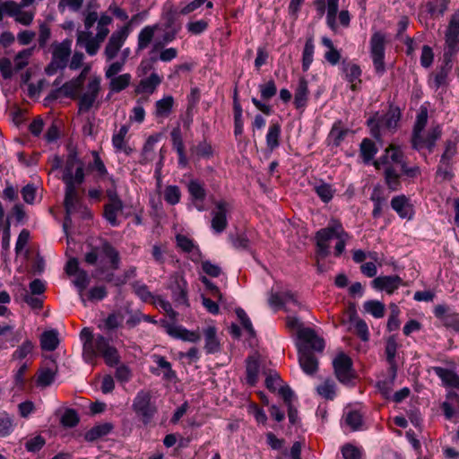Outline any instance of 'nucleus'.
I'll use <instances>...</instances> for the list:
<instances>
[{
	"mask_svg": "<svg viewBox=\"0 0 459 459\" xmlns=\"http://www.w3.org/2000/svg\"><path fill=\"white\" fill-rule=\"evenodd\" d=\"M246 372L247 383L254 386L257 382L259 373V361L257 358L250 356L247 359Z\"/></svg>",
	"mask_w": 459,
	"mask_h": 459,
	"instance_id": "obj_33",
	"label": "nucleus"
},
{
	"mask_svg": "<svg viewBox=\"0 0 459 459\" xmlns=\"http://www.w3.org/2000/svg\"><path fill=\"white\" fill-rule=\"evenodd\" d=\"M40 347L43 351H53L57 347V332L56 330L45 331L39 337Z\"/></svg>",
	"mask_w": 459,
	"mask_h": 459,
	"instance_id": "obj_30",
	"label": "nucleus"
},
{
	"mask_svg": "<svg viewBox=\"0 0 459 459\" xmlns=\"http://www.w3.org/2000/svg\"><path fill=\"white\" fill-rule=\"evenodd\" d=\"M338 1L327 0V24L333 30L336 28L335 19L338 12Z\"/></svg>",
	"mask_w": 459,
	"mask_h": 459,
	"instance_id": "obj_56",
	"label": "nucleus"
},
{
	"mask_svg": "<svg viewBox=\"0 0 459 459\" xmlns=\"http://www.w3.org/2000/svg\"><path fill=\"white\" fill-rule=\"evenodd\" d=\"M215 210L212 212V229L216 233H221L228 226L227 212L230 204L226 201H219L215 204Z\"/></svg>",
	"mask_w": 459,
	"mask_h": 459,
	"instance_id": "obj_14",
	"label": "nucleus"
},
{
	"mask_svg": "<svg viewBox=\"0 0 459 459\" xmlns=\"http://www.w3.org/2000/svg\"><path fill=\"white\" fill-rule=\"evenodd\" d=\"M370 200L374 204L372 216L375 219L379 218L382 215L383 206L385 204V198L382 196L380 190L376 187L371 194Z\"/></svg>",
	"mask_w": 459,
	"mask_h": 459,
	"instance_id": "obj_47",
	"label": "nucleus"
},
{
	"mask_svg": "<svg viewBox=\"0 0 459 459\" xmlns=\"http://www.w3.org/2000/svg\"><path fill=\"white\" fill-rule=\"evenodd\" d=\"M160 82V77L157 74L152 73L148 78L140 81L135 92L138 94L142 92L152 93Z\"/></svg>",
	"mask_w": 459,
	"mask_h": 459,
	"instance_id": "obj_32",
	"label": "nucleus"
},
{
	"mask_svg": "<svg viewBox=\"0 0 459 459\" xmlns=\"http://www.w3.org/2000/svg\"><path fill=\"white\" fill-rule=\"evenodd\" d=\"M180 189L178 186H168L164 191V200L171 204L175 205L180 201Z\"/></svg>",
	"mask_w": 459,
	"mask_h": 459,
	"instance_id": "obj_54",
	"label": "nucleus"
},
{
	"mask_svg": "<svg viewBox=\"0 0 459 459\" xmlns=\"http://www.w3.org/2000/svg\"><path fill=\"white\" fill-rule=\"evenodd\" d=\"M79 416L75 410L67 409L61 417L60 422L67 428L75 427L79 423Z\"/></svg>",
	"mask_w": 459,
	"mask_h": 459,
	"instance_id": "obj_55",
	"label": "nucleus"
},
{
	"mask_svg": "<svg viewBox=\"0 0 459 459\" xmlns=\"http://www.w3.org/2000/svg\"><path fill=\"white\" fill-rule=\"evenodd\" d=\"M135 294L143 301L148 302L153 300L155 296L152 294L149 290L148 287L145 284H139L138 282H134L133 284Z\"/></svg>",
	"mask_w": 459,
	"mask_h": 459,
	"instance_id": "obj_64",
	"label": "nucleus"
},
{
	"mask_svg": "<svg viewBox=\"0 0 459 459\" xmlns=\"http://www.w3.org/2000/svg\"><path fill=\"white\" fill-rule=\"evenodd\" d=\"M56 371V358L54 355H44L43 366L39 371L37 385L46 387L51 385L55 379Z\"/></svg>",
	"mask_w": 459,
	"mask_h": 459,
	"instance_id": "obj_11",
	"label": "nucleus"
},
{
	"mask_svg": "<svg viewBox=\"0 0 459 459\" xmlns=\"http://www.w3.org/2000/svg\"><path fill=\"white\" fill-rule=\"evenodd\" d=\"M385 182L392 191H397L401 187V174L394 166H387L384 170Z\"/></svg>",
	"mask_w": 459,
	"mask_h": 459,
	"instance_id": "obj_29",
	"label": "nucleus"
},
{
	"mask_svg": "<svg viewBox=\"0 0 459 459\" xmlns=\"http://www.w3.org/2000/svg\"><path fill=\"white\" fill-rule=\"evenodd\" d=\"M129 131V126L123 125L117 134L112 136V144L117 152H123L126 155H130L133 152V148L127 145L125 138Z\"/></svg>",
	"mask_w": 459,
	"mask_h": 459,
	"instance_id": "obj_24",
	"label": "nucleus"
},
{
	"mask_svg": "<svg viewBox=\"0 0 459 459\" xmlns=\"http://www.w3.org/2000/svg\"><path fill=\"white\" fill-rule=\"evenodd\" d=\"M397 347L398 344L395 336L392 335L388 337L385 343V352L386 355V360L390 365V369H397V365L395 362Z\"/></svg>",
	"mask_w": 459,
	"mask_h": 459,
	"instance_id": "obj_41",
	"label": "nucleus"
},
{
	"mask_svg": "<svg viewBox=\"0 0 459 459\" xmlns=\"http://www.w3.org/2000/svg\"><path fill=\"white\" fill-rule=\"evenodd\" d=\"M428 122V109L421 108L417 115L416 121L412 129L411 143L412 149H419L420 147V134L424 130Z\"/></svg>",
	"mask_w": 459,
	"mask_h": 459,
	"instance_id": "obj_20",
	"label": "nucleus"
},
{
	"mask_svg": "<svg viewBox=\"0 0 459 459\" xmlns=\"http://www.w3.org/2000/svg\"><path fill=\"white\" fill-rule=\"evenodd\" d=\"M459 142V136H455L454 139H447L445 143V151L441 155L440 163L446 164V167L449 166V163L453 157L457 152V143Z\"/></svg>",
	"mask_w": 459,
	"mask_h": 459,
	"instance_id": "obj_35",
	"label": "nucleus"
},
{
	"mask_svg": "<svg viewBox=\"0 0 459 459\" xmlns=\"http://www.w3.org/2000/svg\"><path fill=\"white\" fill-rule=\"evenodd\" d=\"M343 228L340 221H334L328 227L319 230L316 233V240L317 247V255L322 258L328 256L330 254L328 242L337 238L338 234L342 231Z\"/></svg>",
	"mask_w": 459,
	"mask_h": 459,
	"instance_id": "obj_5",
	"label": "nucleus"
},
{
	"mask_svg": "<svg viewBox=\"0 0 459 459\" xmlns=\"http://www.w3.org/2000/svg\"><path fill=\"white\" fill-rule=\"evenodd\" d=\"M345 422L352 431L359 430L363 423L362 415L358 411H351L346 414Z\"/></svg>",
	"mask_w": 459,
	"mask_h": 459,
	"instance_id": "obj_52",
	"label": "nucleus"
},
{
	"mask_svg": "<svg viewBox=\"0 0 459 459\" xmlns=\"http://www.w3.org/2000/svg\"><path fill=\"white\" fill-rule=\"evenodd\" d=\"M391 207L403 219H411L412 215V206L409 203V199L402 195L393 197L391 200Z\"/></svg>",
	"mask_w": 459,
	"mask_h": 459,
	"instance_id": "obj_21",
	"label": "nucleus"
},
{
	"mask_svg": "<svg viewBox=\"0 0 459 459\" xmlns=\"http://www.w3.org/2000/svg\"><path fill=\"white\" fill-rule=\"evenodd\" d=\"M315 191L325 203H328L333 199V190L332 189L331 185L327 183L323 182L322 184L316 186Z\"/></svg>",
	"mask_w": 459,
	"mask_h": 459,
	"instance_id": "obj_58",
	"label": "nucleus"
},
{
	"mask_svg": "<svg viewBox=\"0 0 459 459\" xmlns=\"http://www.w3.org/2000/svg\"><path fill=\"white\" fill-rule=\"evenodd\" d=\"M152 303L158 305L160 308H162L172 320L177 318L178 313L172 308L171 304L165 300L162 297L155 296V299L152 300Z\"/></svg>",
	"mask_w": 459,
	"mask_h": 459,
	"instance_id": "obj_62",
	"label": "nucleus"
},
{
	"mask_svg": "<svg viewBox=\"0 0 459 459\" xmlns=\"http://www.w3.org/2000/svg\"><path fill=\"white\" fill-rule=\"evenodd\" d=\"M89 71L90 67H84L75 79L71 80L69 82L65 83L61 88H59V91H63L65 96H69L73 99L77 98Z\"/></svg>",
	"mask_w": 459,
	"mask_h": 459,
	"instance_id": "obj_19",
	"label": "nucleus"
},
{
	"mask_svg": "<svg viewBox=\"0 0 459 459\" xmlns=\"http://www.w3.org/2000/svg\"><path fill=\"white\" fill-rule=\"evenodd\" d=\"M13 430V420L5 411L0 412V437H7Z\"/></svg>",
	"mask_w": 459,
	"mask_h": 459,
	"instance_id": "obj_50",
	"label": "nucleus"
},
{
	"mask_svg": "<svg viewBox=\"0 0 459 459\" xmlns=\"http://www.w3.org/2000/svg\"><path fill=\"white\" fill-rule=\"evenodd\" d=\"M159 141V135H150L142 150V160L141 163H148L154 160L155 152H154V144Z\"/></svg>",
	"mask_w": 459,
	"mask_h": 459,
	"instance_id": "obj_37",
	"label": "nucleus"
},
{
	"mask_svg": "<svg viewBox=\"0 0 459 459\" xmlns=\"http://www.w3.org/2000/svg\"><path fill=\"white\" fill-rule=\"evenodd\" d=\"M187 189L194 200L203 202L206 196V191L202 183L198 180H190L187 185Z\"/></svg>",
	"mask_w": 459,
	"mask_h": 459,
	"instance_id": "obj_48",
	"label": "nucleus"
},
{
	"mask_svg": "<svg viewBox=\"0 0 459 459\" xmlns=\"http://www.w3.org/2000/svg\"><path fill=\"white\" fill-rule=\"evenodd\" d=\"M390 154V161L400 165L401 170L403 175L408 178H414L420 174V169L418 166L408 167L407 163L404 160L403 152L400 150L399 147L394 146L393 144L388 147Z\"/></svg>",
	"mask_w": 459,
	"mask_h": 459,
	"instance_id": "obj_15",
	"label": "nucleus"
},
{
	"mask_svg": "<svg viewBox=\"0 0 459 459\" xmlns=\"http://www.w3.org/2000/svg\"><path fill=\"white\" fill-rule=\"evenodd\" d=\"M112 429L113 425L111 423L106 422L100 424L88 430L85 433L84 437L87 441L92 442L108 435L112 430Z\"/></svg>",
	"mask_w": 459,
	"mask_h": 459,
	"instance_id": "obj_34",
	"label": "nucleus"
},
{
	"mask_svg": "<svg viewBox=\"0 0 459 459\" xmlns=\"http://www.w3.org/2000/svg\"><path fill=\"white\" fill-rule=\"evenodd\" d=\"M390 377L387 379L378 381L377 387L385 398H389L393 391L394 379L396 377L397 369H390Z\"/></svg>",
	"mask_w": 459,
	"mask_h": 459,
	"instance_id": "obj_45",
	"label": "nucleus"
},
{
	"mask_svg": "<svg viewBox=\"0 0 459 459\" xmlns=\"http://www.w3.org/2000/svg\"><path fill=\"white\" fill-rule=\"evenodd\" d=\"M309 94L308 82L305 77L299 80L298 87L294 94V106L296 108H304L307 106V97Z\"/></svg>",
	"mask_w": 459,
	"mask_h": 459,
	"instance_id": "obj_23",
	"label": "nucleus"
},
{
	"mask_svg": "<svg viewBox=\"0 0 459 459\" xmlns=\"http://www.w3.org/2000/svg\"><path fill=\"white\" fill-rule=\"evenodd\" d=\"M434 315L446 328H452L459 333V315L451 312L449 307L444 304L437 305L434 308Z\"/></svg>",
	"mask_w": 459,
	"mask_h": 459,
	"instance_id": "obj_16",
	"label": "nucleus"
},
{
	"mask_svg": "<svg viewBox=\"0 0 459 459\" xmlns=\"http://www.w3.org/2000/svg\"><path fill=\"white\" fill-rule=\"evenodd\" d=\"M401 118V110L397 107H390L387 113L380 119L382 126L387 129H394Z\"/></svg>",
	"mask_w": 459,
	"mask_h": 459,
	"instance_id": "obj_36",
	"label": "nucleus"
},
{
	"mask_svg": "<svg viewBox=\"0 0 459 459\" xmlns=\"http://www.w3.org/2000/svg\"><path fill=\"white\" fill-rule=\"evenodd\" d=\"M433 370L444 385L459 390V376L455 372L442 367H434Z\"/></svg>",
	"mask_w": 459,
	"mask_h": 459,
	"instance_id": "obj_26",
	"label": "nucleus"
},
{
	"mask_svg": "<svg viewBox=\"0 0 459 459\" xmlns=\"http://www.w3.org/2000/svg\"><path fill=\"white\" fill-rule=\"evenodd\" d=\"M441 135V126L439 125H437L428 132L426 137H423L422 134H420V147L415 150L420 152L423 148H426L429 153L433 152L434 148L436 146V143L437 140L440 139Z\"/></svg>",
	"mask_w": 459,
	"mask_h": 459,
	"instance_id": "obj_22",
	"label": "nucleus"
},
{
	"mask_svg": "<svg viewBox=\"0 0 459 459\" xmlns=\"http://www.w3.org/2000/svg\"><path fill=\"white\" fill-rule=\"evenodd\" d=\"M101 254L110 260L111 268L117 270L119 268L120 256L117 249L108 241H104L101 246Z\"/></svg>",
	"mask_w": 459,
	"mask_h": 459,
	"instance_id": "obj_42",
	"label": "nucleus"
},
{
	"mask_svg": "<svg viewBox=\"0 0 459 459\" xmlns=\"http://www.w3.org/2000/svg\"><path fill=\"white\" fill-rule=\"evenodd\" d=\"M132 409L144 425H148L158 411L155 403L152 401L151 392L146 390L137 393L133 401Z\"/></svg>",
	"mask_w": 459,
	"mask_h": 459,
	"instance_id": "obj_3",
	"label": "nucleus"
},
{
	"mask_svg": "<svg viewBox=\"0 0 459 459\" xmlns=\"http://www.w3.org/2000/svg\"><path fill=\"white\" fill-rule=\"evenodd\" d=\"M44 445L45 439L40 435L30 437L24 444L26 450L32 453L39 451Z\"/></svg>",
	"mask_w": 459,
	"mask_h": 459,
	"instance_id": "obj_63",
	"label": "nucleus"
},
{
	"mask_svg": "<svg viewBox=\"0 0 459 459\" xmlns=\"http://www.w3.org/2000/svg\"><path fill=\"white\" fill-rule=\"evenodd\" d=\"M235 312H236L238 318L240 320L243 327L248 332L250 337H255V331L252 325V323H251L249 317L247 316V313L245 312V310L241 307H238V308H236Z\"/></svg>",
	"mask_w": 459,
	"mask_h": 459,
	"instance_id": "obj_59",
	"label": "nucleus"
},
{
	"mask_svg": "<svg viewBox=\"0 0 459 459\" xmlns=\"http://www.w3.org/2000/svg\"><path fill=\"white\" fill-rule=\"evenodd\" d=\"M403 282L399 275L379 276L372 281L373 288L392 294Z\"/></svg>",
	"mask_w": 459,
	"mask_h": 459,
	"instance_id": "obj_18",
	"label": "nucleus"
},
{
	"mask_svg": "<svg viewBox=\"0 0 459 459\" xmlns=\"http://www.w3.org/2000/svg\"><path fill=\"white\" fill-rule=\"evenodd\" d=\"M174 99L172 96H166L156 102L155 115L156 117H168L172 110Z\"/></svg>",
	"mask_w": 459,
	"mask_h": 459,
	"instance_id": "obj_43",
	"label": "nucleus"
},
{
	"mask_svg": "<svg viewBox=\"0 0 459 459\" xmlns=\"http://www.w3.org/2000/svg\"><path fill=\"white\" fill-rule=\"evenodd\" d=\"M364 310L376 318H381L385 316V305L378 300H368L363 305Z\"/></svg>",
	"mask_w": 459,
	"mask_h": 459,
	"instance_id": "obj_49",
	"label": "nucleus"
},
{
	"mask_svg": "<svg viewBox=\"0 0 459 459\" xmlns=\"http://www.w3.org/2000/svg\"><path fill=\"white\" fill-rule=\"evenodd\" d=\"M385 42V35L381 31L374 32L369 42L370 56L373 61L375 71L378 74H383L385 72V65L384 61Z\"/></svg>",
	"mask_w": 459,
	"mask_h": 459,
	"instance_id": "obj_4",
	"label": "nucleus"
},
{
	"mask_svg": "<svg viewBox=\"0 0 459 459\" xmlns=\"http://www.w3.org/2000/svg\"><path fill=\"white\" fill-rule=\"evenodd\" d=\"M129 34V25L123 26L119 30L114 31L105 48V55L108 60L115 58L125 43Z\"/></svg>",
	"mask_w": 459,
	"mask_h": 459,
	"instance_id": "obj_10",
	"label": "nucleus"
},
{
	"mask_svg": "<svg viewBox=\"0 0 459 459\" xmlns=\"http://www.w3.org/2000/svg\"><path fill=\"white\" fill-rule=\"evenodd\" d=\"M259 91L263 100H269L277 93V86L273 80L259 85Z\"/></svg>",
	"mask_w": 459,
	"mask_h": 459,
	"instance_id": "obj_53",
	"label": "nucleus"
},
{
	"mask_svg": "<svg viewBox=\"0 0 459 459\" xmlns=\"http://www.w3.org/2000/svg\"><path fill=\"white\" fill-rule=\"evenodd\" d=\"M281 126L278 123L272 124L266 134L267 147L273 151L280 145Z\"/></svg>",
	"mask_w": 459,
	"mask_h": 459,
	"instance_id": "obj_44",
	"label": "nucleus"
},
{
	"mask_svg": "<svg viewBox=\"0 0 459 459\" xmlns=\"http://www.w3.org/2000/svg\"><path fill=\"white\" fill-rule=\"evenodd\" d=\"M80 337L83 342L82 357L88 363H93L96 359L97 336L94 337L92 331L85 327L81 331Z\"/></svg>",
	"mask_w": 459,
	"mask_h": 459,
	"instance_id": "obj_17",
	"label": "nucleus"
},
{
	"mask_svg": "<svg viewBox=\"0 0 459 459\" xmlns=\"http://www.w3.org/2000/svg\"><path fill=\"white\" fill-rule=\"evenodd\" d=\"M68 155L63 169L62 180L65 185V191L77 189L84 182V163L78 158L76 148L68 143Z\"/></svg>",
	"mask_w": 459,
	"mask_h": 459,
	"instance_id": "obj_1",
	"label": "nucleus"
},
{
	"mask_svg": "<svg viewBox=\"0 0 459 459\" xmlns=\"http://www.w3.org/2000/svg\"><path fill=\"white\" fill-rule=\"evenodd\" d=\"M157 25L145 26L138 35L137 51L145 49L152 41Z\"/></svg>",
	"mask_w": 459,
	"mask_h": 459,
	"instance_id": "obj_38",
	"label": "nucleus"
},
{
	"mask_svg": "<svg viewBox=\"0 0 459 459\" xmlns=\"http://www.w3.org/2000/svg\"><path fill=\"white\" fill-rule=\"evenodd\" d=\"M217 331L214 326H208L204 331L205 345L204 349L207 353H214L220 350V342L216 336Z\"/></svg>",
	"mask_w": 459,
	"mask_h": 459,
	"instance_id": "obj_31",
	"label": "nucleus"
},
{
	"mask_svg": "<svg viewBox=\"0 0 459 459\" xmlns=\"http://www.w3.org/2000/svg\"><path fill=\"white\" fill-rule=\"evenodd\" d=\"M123 208V202L108 203L104 205L103 216L111 226L117 227L119 225L117 216V212H121Z\"/></svg>",
	"mask_w": 459,
	"mask_h": 459,
	"instance_id": "obj_27",
	"label": "nucleus"
},
{
	"mask_svg": "<svg viewBox=\"0 0 459 459\" xmlns=\"http://www.w3.org/2000/svg\"><path fill=\"white\" fill-rule=\"evenodd\" d=\"M109 89L113 92H120L130 84L131 75L130 74H124L118 76L110 78Z\"/></svg>",
	"mask_w": 459,
	"mask_h": 459,
	"instance_id": "obj_46",
	"label": "nucleus"
},
{
	"mask_svg": "<svg viewBox=\"0 0 459 459\" xmlns=\"http://www.w3.org/2000/svg\"><path fill=\"white\" fill-rule=\"evenodd\" d=\"M169 289L171 291V297L176 306H190L187 294V282L179 275H175L171 278L169 284Z\"/></svg>",
	"mask_w": 459,
	"mask_h": 459,
	"instance_id": "obj_8",
	"label": "nucleus"
},
{
	"mask_svg": "<svg viewBox=\"0 0 459 459\" xmlns=\"http://www.w3.org/2000/svg\"><path fill=\"white\" fill-rule=\"evenodd\" d=\"M100 90V79L95 77L87 85V91L77 97L79 98V112H87L93 106Z\"/></svg>",
	"mask_w": 459,
	"mask_h": 459,
	"instance_id": "obj_9",
	"label": "nucleus"
},
{
	"mask_svg": "<svg viewBox=\"0 0 459 459\" xmlns=\"http://www.w3.org/2000/svg\"><path fill=\"white\" fill-rule=\"evenodd\" d=\"M101 356L108 366L113 367L120 361V356L116 347L103 335H97L96 358Z\"/></svg>",
	"mask_w": 459,
	"mask_h": 459,
	"instance_id": "obj_7",
	"label": "nucleus"
},
{
	"mask_svg": "<svg viewBox=\"0 0 459 459\" xmlns=\"http://www.w3.org/2000/svg\"><path fill=\"white\" fill-rule=\"evenodd\" d=\"M93 162L89 164V169L96 170L100 178L105 177L108 174V170L104 162L102 161L99 153L95 151L92 152Z\"/></svg>",
	"mask_w": 459,
	"mask_h": 459,
	"instance_id": "obj_60",
	"label": "nucleus"
},
{
	"mask_svg": "<svg viewBox=\"0 0 459 459\" xmlns=\"http://www.w3.org/2000/svg\"><path fill=\"white\" fill-rule=\"evenodd\" d=\"M452 69V63H447L446 60L443 59V65L437 71L434 78V83L436 88H439L446 84L447 75Z\"/></svg>",
	"mask_w": 459,
	"mask_h": 459,
	"instance_id": "obj_51",
	"label": "nucleus"
},
{
	"mask_svg": "<svg viewBox=\"0 0 459 459\" xmlns=\"http://www.w3.org/2000/svg\"><path fill=\"white\" fill-rule=\"evenodd\" d=\"M298 338L301 341L299 344L306 345L308 350L322 352L325 349V341L319 337L316 331L310 327L298 331Z\"/></svg>",
	"mask_w": 459,
	"mask_h": 459,
	"instance_id": "obj_12",
	"label": "nucleus"
},
{
	"mask_svg": "<svg viewBox=\"0 0 459 459\" xmlns=\"http://www.w3.org/2000/svg\"><path fill=\"white\" fill-rule=\"evenodd\" d=\"M316 390L322 397L327 400H333L335 396L334 384L332 380H325L324 384L317 386Z\"/></svg>",
	"mask_w": 459,
	"mask_h": 459,
	"instance_id": "obj_57",
	"label": "nucleus"
},
{
	"mask_svg": "<svg viewBox=\"0 0 459 459\" xmlns=\"http://www.w3.org/2000/svg\"><path fill=\"white\" fill-rule=\"evenodd\" d=\"M315 51L314 39L310 36L307 39L302 54V70L307 72L313 62Z\"/></svg>",
	"mask_w": 459,
	"mask_h": 459,
	"instance_id": "obj_40",
	"label": "nucleus"
},
{
	"mask_svg": "<svg viewBox=\"0 0 459 459\" xmlns=\"http://www.w3.org/2000/svg\"><path fill=\"white\" fill-rule=\"evenodd\" d=\"M126 313L129 316L126 324L130 329L135 327L143 321V314L139 309L133 310L127 307H126Z\"/></svg>",
	"mask_w": 459,
	"mask_h": 459,
	"instance_id": "obj_61",
	"label": "nucleus"
},
{
	"mask_svg": "<svg viewBox=\"0 0 459 459\" xmlns=\"http://www.w3.org/2000/svg\"><path fill=\"white\" fill-rule=\"evenodd\" d=\"M336 378L342 384H348L354 378L353 363L351 359L343 352H340L333 361Z\"/></svg>",
	"mask_w": 459,
	"mask_h": 459,
	"instance_id": "obj_6",
	"label": "nucleus"
},
{
	"mask_svg": "<svg viewBox=\"0 0 459 459\" xmlns=\"http://www.w3.org/2000/svg\"><path fill=\"white\" fill-rule=\"evenodd\" d=\"M445 43L443 59L452 63V57L459 51V35L446 32Z\"/></svg>",
	"mask_w": 459,
	"mask_h": 459,
	"instance_id": "obj_25",
	"label": "nucleus"
},
{
	"mask_svg": "<svg viewBox=\"0 0 459 459\" xmlns=\"http://www.w3.org/2000/svg\"><path fill=\"white\" fill-rule=\"evenodd\" d=\"M299 362L307 375L315 374L318 369V360L313 352L304 344H297Z\"/></svg>",
	"mask_w": 459,
	"mask_h": 459,
	"instance_id": "obj_13",
	"label": "nucleus"
},
{
	"mask_svg": "<svg viewBox=\"0 0 459 459\" xmlns=\"http://www.w3.org/2000/svg\"><path fill=\"white\" fill-rule=\"evenodd\" d=\"M64 207L65 215L63 222V229L67 233V229L72 225V216L78 215L82 220H91L93 214L91 211L80 200L78 190L65 191Z\"/></svg>",
	"mask_w": 459,
	"mask_h": 459,
	"instance_id": "obj_2",
	"label": "nucleus"
},
{
	"mask_svg": "<svg viewBox=\"0 0 459 459\" xmlns=\"http://www.w3.org/2000/svg\"><path fill=\"white\" fill-rule=\"evenodd\" d=\"M77 43L84 46L86 52L90 56H94L100 48V40L91 37V32H80Z\"/></svg>",
	"mask_w": 459,
	"mask_h": 459,
	"instance_id": "obj_28",
	"label": "nucleus"
},
{
	"mask_svg": "<svg viewBox=\"0 0 459 459\" xmlns=\"http://www.w3.org/2000/svg\"><path fill=\"white\" fill-rule=\"evenodd\" d=\"M359 147L360 156L365 163L371 161L377 152L375 143L368 138L363 139Z\"/></svg>",
	"mask_w": 459,
	"mask_h": 459,
	"instance_id": "obj_39",
	"label": "nucleus"
}]
</instances>
